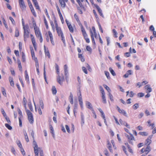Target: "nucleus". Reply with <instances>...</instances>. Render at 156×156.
<instances>
[{
  "instance_id": "864d4df0",
  "label": "nucleus",
  "mask_w": 156,
  "mask_h": 156,
  "mask_svg": "<svg viewBox=\"0 0 156 156\" xmlns=\"http://www.w3.org/2000/svg\"><path fill=\"white\" fill-rule=\"evenodd\" d=\"M112 31L114 37H117V32L116 30L115 29H113L112 30Z\"/></svg>"
},
{
  "instance_id": "774afa93",
  "label": "nucleus",
  "mask_w": 156,
  "mask_h": 156,
  "mask_svg": "<svg viewBox=\"0 0 156 156\" xmlns=\"http://www.w3.org/2000/svg\"><path fill=\"white\" fill-rule=\"evenodd\" d=\"M1 111L2 114H3V116L4 117L6 116H7L5 112V111L3 108H2L1 109Z\"/></svg>"
},
{
  "instance_id": "6ab92c4d",
  "label": "nucleus",
  "mask_w": 156,
  "mask_h": 156,
  "mask_svg": "<svg viewBox=\"0 0 156 156\" xmlns=\"http://www.w3.org/2000/svg\"><path fill=\"white\" fill-rule=\"evenodd\" d=\"M90 35H92L95 38H97V34L94 27H92L91 30H90Z\"/></svg>"
},
{
  "instance_id": "f257e3e1",
  "label": "nucleus",
  "mask_w": 156,
  "mask_h": 156,
  "mask_svg": "<svg viewBox=\"0 0 156 156\" xmlns=\"http://www.w3.org/2000/svg\"><path fill=\"white\" fill-rule=\"evenodd\" d=\"M22 24L23 30L24 41L26 42L29 37L30 29L28 24L25 25L23 20L22 19Z\"/></svg>"
},
{
  "instance_id": "f03ea898",
  "label": "nucleus",
  "mask_w": 156,
  "mask_h": 156,
  "mask_svg": "<svg viewBox=\"0 0 156 156\" xmlns=\"http://www.w3.org/2000/svg\"><path fill=\"white\" fill-rule=\"evenodd\" d=\"M54 22L55 25V27L57 34L59 37H61V40L64 44H65V37L64 36L63 31L61 28L58 26L56 18L54 20Z\"/></svg>"
},
{
  "instance_id": "79ce46f5",
  "label": "nucleus",
  "mask_w": 156,
  "mask_h": 156,
  "mask_svg": "<svg viewBox=\"0 0 156 156\" xmlns=\"http://www.w3.org/2000/svg\"><path fill=\"white\" fill-rule=\"evenodd\" d=\"M139 134L143 136H146L148 135V133L146 132H140Z\"/></svg>"
},
{
  "instance_id": "a18cd8bd",
  "label": "nucleus",
  "mask_w": 156,
  "mask_h": 156,
  "mask_svg": "<svg viewBox=\"0 0 156 156\" xmlns=\"http://www.w3.org/2000/svg\"><path fill=\"white\" fill-rule=\"evenodd\" d=\"M64 69L65 75H66L68 73V70H67L68 67H67V65L66 64L64 66Z\"/></svg>"
},
{
  "instance_id": "473e14b6",
  "label": "nucleus",
  "mask_w": 156,
  "mask_h": 156,
  "mask_svg": "<svg viewBox=\"0 0 156 156\" xmlns=\"http://www.w3.org/2000/svg\"><path fill=\"white\" fill-rule=\"evenodd\" d=\"M25 80L27 81L28 82L29 81V77L28 75V73L27 72V70H25Z\"/></svg>"
},
{
  "instance_id": "20e7f679",
  "label": "nucleus",
  "mask_w": 156,
  "mask_h": 156,
  "mask_svg": "<svg viewBox=\"0 0 156 156\" xmlns=\"http://www.w3.org/2000/svg\"><path fill=\"white\" fill-rule=\"evenodd\" d=\"M33 144L34 145V152L35 156H39V153L40 156H44L43 150L41 148L38 147L36 142L34 140L33 141Z\"/></svg>"
},
{
  "instance_id": "f8f14e48",
  "label": "nucleus",
  "mask_w": 156,
  "mask_h": 156,
  "mask_svg": "<svg viewBox=\"0 0 156 156\" xmlns=\"http://www.w3.org/2000/svg\"><path fill=\"white\" fill-rule=\"evenodd\" d=\"M65 81V79L63 75L61 76L58 75L57 77V82L61 85H63V82Z\"/></svg>"
},
{
  "instance_id": "7c9ffc66",
  "label": "nucleus",
  "mask_w": 156,
  "mask_h": 156,
  "mask_svg": "<svg viewBox=\"0 0 156 156\" xmlns=\"http://www.w3.org/2000/svg\"><path fill=\"white\" fill-rule=\"evenodd\" d=\"M21 56H22V61L24 62L26 61V58L25 54L24 52L22 51L21 52Z\"/></svg>"
},
{
  "instance_id": "2eb2a0df",
  "label": "nucleus",
  "mask_w": 156,
  "mask_h": 156,
  "mask_svg": "<svg viewBox=\"0 0 156 156\" xmlns=\"http://www.w3.org/2000/svg\"><path fill=\"white\" fill-rule=\"evenodd\" d=\"M66 22L70 32L71 33H73L74 32V29L70 22H69L67 20H66Z\"/></svg>"
},
{
  "instance_id": "e2e57ef3",
  "label": "nucleus",
  "mask_w": 156,
  "mask_h": 156,
  "mask_svg": "<svg viewBox=\"0 0 156 156\" xmlns=\"http://www.w3.org/2000/svg\"><path fill=\"white\" fill-rule=\"evenodd\" d=\"M2 93L3 95L4 96H6V93L5 90L4 88L3 87L2 88Z\"/></svg>"
},
{
  "instance_id": "680f3d73",
  "label": "nucleus",
  "mask_w": 156,
  "mask_h": 156,
  "mask_svg": "<svg viewBox=\"0 0 156 156\" xmlns=\"http://www.w3.org/2000/svg\"><path fill=\"white\" fill-rule=\"evenodd\" d=\"M91 38L93 44L94 46H96V44L94 39V37H93L92 35H91Z\"/></svg>"
},
{
  "instance_id": "cd10ccee",
  "label": "nucleus",
  "mask_w": 156,
  "mask_h": 156,
  "mask_svg": "<svg viewBox=\"0 0 156 156\" xmlns=\"http://www.w3.org/2000/svg\"><path fill=\"white\" fill-rule=\"evenodd\" d=\"M86 104L87 108L90 109L91 111H92V110H94L93 108L92 105L89 102L87 101Z\"/></svg>"
},
{
  "instance_id": "e433bc0d",
  "label": "nucleus",
  "mask_w": 156,
  "mask_h": 156,
  "mask_svg": "<svg viewBox=\"0 0 156 156\" xmlns=\"http://www.w3.org/2000/svg\"><path fill=\"white\" fill-rule=\"evenodd\" d=\"M30 9L31 12L33 14V16L35 17H36V16H37L36 14V12L35 11V10L34 9V8L33 6L30 7Z\"/></svg>"
},
{
  "instance_id": "de8ad7c7",
  "label": "nucleus",
  "mask_w": 156,
  "mask_h": 156,
  "mask_svg": "<svg viewBox=\"0 0 156 156\" xmlns=\"http://www.w3.org/2000/svg\"><path fill=\"white\" fill-rule=\"evenodd\" d=\"M52 91L53 94H55L57 93V90L55 86H53L52 88Z\"/></svg>"
},
{
  "instance_id": "58836bf2",
  "label": "nucleus",
  "mask_w": 156,
  "mask_h": 156,
  "mask_svg": "<svg viewBox=\"0 0 156 156\" xmlns=\"http://www.w3.org/2000/svg\"><path fill=\"white\" fill-rule=\"evenodd\" d=\"M55 69L56 70V73L58 75H59L60 72L59 68L58 65L57 64H55Z\"/></svg>"
},
{
  "instance_id": "338daca9",
  "label": "nucleus",
  "mask_w": 156,
  "mask_h": 156,
  "mask_svg": "<svg viewBox=\"0 0 156 156\" xmlns=\"http://www.w3.org/2000/svg\"><path fill=\"white\" fill-rule=\"evenodd\" d=\"M50 23L51 25V27L52 30H54L55 29V27L54 25L53 22L52 21H51L50 22Z\"/></svg>"
},
{
  "instance_id": "6e6552de",
  "label": "nucleus",
  "mask_w": 156,
  "mask_h": 156,
  "mask_svg": "<svg viewBox=\"0 0 156 156\" xmlns=\"http://www.w3.org/2000/svg\"><path fill=\"white\" fill-rule=\"evenodd\" d=\"M151 146H147L146 148H143L140 150V152L141 154H144L147 155L151 151Z\"/></svg>"
},
{
  "instance_id": "2f4dec72",
  "label": "nucleus",
  "mask_w": 156,
  "mask_h": 156,
  "mask_svg": "<svg viewBox=\"0 0 156 156\" xmlns=\"http://www.w3.org/2000/svg\"><path fill=\"white\" fill-rule=\"evenodd\" d=\"M43 18H44V23L46 29L47 30H48L49 29V26L48 25V22L46 20L45 17L44 16H43Z\"/></svg>"
},
{
  "instance_id": "ddd939ff",
  "label": "nucleus",
  "mask_w": 156,
  "mask_h": 156,
  "mask_svg": "<svg viewBox=\"0 0 156 156\" xmlns=\"http://www.w3.org/2000/svg\"><path fill=\"white\" fill-rule=\"evenodd\" d=\"M30 35L31 37V42L34 47V49L35 51H37V44L36 42L35 37L32 34H30Z\"/></svg>"
},
{
  "instance_id": "72a5a7b5",
  "label": "nucleus",
  "mask_w": 156,
  "mask_h": 156,
  "mask_svg": "<svg viewBox=\"0 0 156 156\" xmlns=\"http://www.w3.org/2000/svg\"><path fill=\"white\" fill-rule=\"evenodd\" d=\"M17 63L18 64V68L20 71H22V68L21 65V62L19 59H17Z\"/></svg>"
},
{
  "instance_id": "4d7b16f0",
  "label": "nucleus",
  "mask_w": 156,
  "mask_h": 156,
  "mask_svg": "<svg viewBox=\"0 0 156 156\" xmlns=\"http://www.w3.org/2000/svg\"><path fill=\"white\" fill-rule=\"evenodd\" d=\"M103 86L108 91L109 93H110L111 90L110 89V88L106 85L104 84L103 85Z\"/></svg>"
},
{
  "instance_id": "13d9d810",
  "label": "nucleus",
  "mask_w": 156,
  "mask_h": 156,
  "mask_svg": "<svg viewBox=\"0 0 156 156\" xmlns=\"http://www.w3.org/2000/svg\"><path fill=\"white\" fill-rule=\"evenodd\" d=\"M82 70L85 74H87L88 73L87 70L85 67L83 66L82 67Z\"/></svg>"
},
{
  "instance_id": "4c0bfd02",
  "label": "nucleus",
  "mask_w": 156,
  "mask_h": 156,
  "mask_svg": "<svg viewBox=\"0 0 156 156\" xmlns=\"http://www.w3.org/2000/svg\"><path fill=\"white\" fill-rule=\"evenodd\" d=\"M131 74V70H129L123 76L125 78H127L129 76V75H130Z\"/></svg>"
},
{
  "instance_id": "39448f33",
  "label": "nucleus",
  "mask_w": 156,
  "mask_h": 156,
  "mask_svg": "<svg viewBox=\"0 0 156 156\" xmlns=\"http://www.w3.org/2000/svg\"><path fill=\"white\" fill-rule=\"evenodd\" d=\"M36 37L39 39L40 42L42 43L43 41V38L42 33L39 27L34 29Z\"/></svg>"
},
{
  "instance_id": "0e129e2a",
  "label": "nucleus",
  "mask_w": 156,
  "mask_h": 156,
  "mask_svg": "<svg viewBox=\"0 0 156 156\" xmlns=\"http://www.w3.org/2000/svg\"><path fill=\"white\" fill-rule=\"evenodd\" d=\"M133 108L135 109H136L139 107V105L137 103L135 104L133 106Z\"/></svg>"
},
{
  "instance_id": "c756f323",
  "label": "nucleus",
  "mask_w": 156,
  "mask_h": 156,
  "mask_svg": "<svg viewBox=\"0 0 156 156\" xmlns=\"http://www.w3.org/2000/svg\"><path fill=\"white\" fill-rule=\"evenodd\" d=\"M119 122L121 125H124L126 126L128 128H129V125L126 122L123 121L122 119H120L119 120Z\"/></svg>"
},
{
  "instance_id": "bf43d9fd",
  "label": "nucleus",
  "mask_w": 156,
  "mask_h": 156,
  "mask_svg": "<svg viewBox=\"0 0 156 156\" xmlns=\"http://www.w3.org/2000/svg\"><path fill=\"white\" fill-rule=\"evenodd\" d=\"M24 136H25V140L27 142H28L29 141V140L28 137V136L27 135V133L26 132H25L24 133Z\"/></svg>"
},
{
  "instance_id": "37998d69",
  "label": "nucleus",
  "mask_w": 156,
  "mask_h": 156,
  "mask_svg": "<svg viewBox=\"0 0 156 156\" xmlns=\"http://www.w3.org/2000/svg\"><path fill=\"white\" fill-rule=\"evenodd\" d=\"M78 57L80 59L82 62H83L85 61V59L82 54H79Z\"/></svg>"
},
{
  "instance_id": "8fccbe9b",
  "label": "nucleus",
  "mask_w": 156,
  "mask_h": 156,
  "mask_svg": "<svg viewBox=\"0 0 156 156\" xmlns=\"http://www.w3.org/2000/svg\"><path fill=\"white\" fill-rule=\"evenodd\" d=\"M109 70L112 75L114 76L116 75L115 72L112 68L110 67L109 69Z\"/></svg>"
},
{
  "instance_id": "4468645a",
  "label": "nucleus",
  "mask_w": 156,
  "mask_h": 156,
  "mask_svg": "<svg viewBox=\"0 0 156 156\" xmlns=\"http://www.w3.org/2000/svg\"><path fill=\"white\" fill-rule=\"evenodd\" d=\"M152 135H151L147 137V138L144 144L147 146H150V144L152 142L151 139L152 138Z\"/></svg>"
},
{
  "instance_id": "3c124183",
  "label": "nucleus",
  "mask_w": 156,
  "mask_h": 156,
  "mask_svg": "<svg viewBox=\"0 0 156 156\" xmlns=\"http://www.w3.org/2000/svg\"><path fill=\"white\" fill-rule=\"evenodd\" d=\"M19 35V32L17 29H16L15 31V36L16 37H18Z\"/></svg>"
},
{
  "instance_id": "7ed1b4c3",
  "label": "nucleus",
  "mask_w": 156,
  "mask_h": 156,
  "mask_svg": "<svg viewBox=\"0 0 156 156\" xmlns=\"http://www.w3.org/2000/svg\"><path fill=\"white\" fill-rule=\"evenodd\" d=\"M44 35L47 42L48 43L50 42L53 46H54L55 42L52 32L50 30L48 31L45 33Z\"/></svg>"
},
{
  "instance_id": "aec40b11",
  "label": "nucleus",
  "mask_w": 156,
  "mask_h": 156,
  "mask_svg": "<svg viewBox=\"0 0 156 156\" xmlns=\"http://www.w3.org/2000/svg\"><path fill=\"white\" fill-rule=\"evenodd\" d=\"M56 9L57 10L58 14L59 16L60 19L61 20V22H62V24H63L64 23V19H63V18L62 16L61 12H60L59 7H58V6L57 5L56 6Z\"/></svg>"
},
{
  "instance_id": "9d476101",
  "label": "nucleus",
  "mask_w": 156,
  "mask_h": 156,
  "mask_svg": "<svg viewBox=\"0 0 156 156\" xmlns=\"http://www.w3.org/2000/svg\"><path fill=\"white\" fill-rule=\"evenodd\" d=\"M101 92V97L102 99L103 102L104 104L106 103V100L105 98V94L103 87L101 86L99 87Z\"/></svg>"
},
{
  "instance_id": "052dcab7",
  "label": "nucleus",
  "mask_w": 156,
  "mask_h": 156,
  "mask_svg": "<svg viewBox=\"0 0 156 156\" xmlns=\"http://www.w3.org/2000/svg\"><path fill=\"white\" fill-rule=\"evenodd\" d=\"M107 147L108 148V149L110 150V151L111 152H112V150L111 149V145L110 144V143L108 142V144H107Z\"/></svg>"
},
{
  "instance_id": "423d86ee",
  "label": "nucleus",
  "mask_w": 156,
  "mask_h": 156,
  "mask_svg": "<svg viewBox=\"0 0 156 156\" xmlns=\"http://www.w3.org/2000/svg\"><path fill=\"white\" fill-rule=\"evenodd\" d=\"M26 112L28 120L31 124H33L34 122V118L32 113L28 109H26Z\"/></svg>"
},
{
  "instance_id": "c85d7f7f",
  "label": "nucleus",
  "mask_w": 156,
  "mask_h": 156,
  "mask_svg": "<svg viewBox=\"0 0 156 156\" xmlns=\"http://www.w3.org/2000/svg\"><path fill=\"white\" fill-rule=\"evenodd\" d=\"M125 144L126 145V146L127 147V148L128 149L130 153H131V154H133V150L132 149L131 147H130L129 145L128 144V143L127 142L125 143Z\"/></svg>"
},
{
  "instance_id": "0eeeda50",
  "label": "nucleus",
  "mask_w": 156,
  "mask_h": 156,
  "mask_svg": "<svg viewBox=\"0 0 156 156\" xmlns=\"http://www.w3.org/2000/svg\"><path fill=\"white\" fill-rule=\"evenodd\" d=\"M126 136L129 143L130 144L133 145L134 142L135 141V139L133 134L130 133L129 135L128 134L126 135Z\"/></svg>"
},
{
  "instance_id": "1a4fd4ad",
  "label": "nucleus",
  "mask_w": 156,
  "mask_h": 156,
  "mask_svg": "<svg viewBox=\"0 0 156 156\" xmlns=\"http://www.w3.org/2000/svg\"><path fill=\"white\" fill-rule=\"evenodd\" d=\"M81 30L82 35L86 42L87 43H89L90 42V39L88 38V35L87 34L84 28L82 29Z\"/></svg>"
},
{
  "instance_id": "09e8293b",
  "label": "nucleus",
  "mask_w": 156,
  "mask_h": 156,
  "mask_svg": "<svg viewBox=\"0 0 156 156\" xmlns=\"http://www.w3.org/2000/svg\"><path fill=\"white\" fill-rule=\"evenodd\" d=\"M27 102V101L26 98L25 97H24L23 99V103L24 105L25 108H26V104Z\"/></svg>"
},
{
  "instance_id": "69168bd1",
  "label": "nucleus",
  "mask_w": 156,
  "mask_h": 156,
  "mask_svg": "<svg viewBox=\"0 0 156 156\" xmlns=\"http://www.w3.org/2000/svg\"><path fill=\"white\" fill-rule=\"evenodd\" d=\"M9 19L11 21L12 23L13 24L15 25V22L14 20L13 19V18L12 17H11V16L9 17Z\"/></svg>"
},
{
  "instance_id": "bb28decb",
  "label": "nucleus",
  "mask_w": 156,
  "mask_h": 156,
  "mask_svg": "<svg viewBox=\"0 0 156 156\" xmlns=\"http://www.w3.org/2000/svg\"><path fill=\"white\" fill-rule=\"evenodd\" d=\"M44 50L45 52V55L46 56H48V58H50V53L49 52V51L48 49H47V50H46V46L45 45H44Z\"/></svg>"
},
{
  "instance_id": "dca6fc26",
  "label": "nucleus",
  "mask_w": 156,
  "mask_h": 156,
  "mask_svg": "<svg viewBox=\"0 0 156 156\" xmlns=\"http://www.w3.org/2000/svg\"><path fill=\"white\" fill-rule=\"evenodd\" d=\"M30 51L32 59L35 62V64L36 65L38 64V61L37 58L35 56L34 52V49L32 48L30 49Z\"/></svg>"
},
{
  "instance_id": "9b49d317",
  "label": "nucleus",
  "mask_w": 156,
  "mask_h": 156,
  "mask_svg": "<svg viewBox=\"0 0 156 156\" xmlns=\"http://www.w3.org/2000/svg\"><path fill=\"white\" fill-rule=\"evenodd\" d=\"M19 6L22 11H24L26 9V6L23 0H18Z\"/></svg>"
},
{
  "instance_id": "f704fd0d",
  "label": "nucleus",
  "mask_w": 156,
  "mask_h": 156,
  "mask_svg": "<svg viewBox=\"0 0 156 156\" xmlns=\"http://www.w3.org/2000/svg\"><path fill=\"white\" fill-rule=\"evenodd\" d=\"M9 80L10 82V85L12 87H14V82L13 80V78L11 76H9Z\"/></svg>"
},
{
  "instance_id": "ea45409f",
  "label": "nucleus",
  "mask_w": 156,
  "mask_h": 156,
  "mask_svg": "<svg viewBox=\"0 0 156 156\" xmlns=\"http://www.w3.org/2000/svg\"><path fill=\"white\" fill-rule=\"evenodd\" d=\"M83 0H76L77 2L78 3L79 5L81 8H84L81 2H83Z\"/></svg>"
},
{
  "instance_id": "4be33fe9",
  "label": "nucleus",
  "mask_w": 156,
  "mask_h": 156,
  "mask_svg": "<svg viewBox=\"0 0 156 156\" xmlns=\"http://www.w3.org/2000/svg\"><path fill=\"white\" fill-rule=\"evenodd\" d=\"M61 7L65 8L66 6V2H67L68 0H59Z\"/></svg>"
},
{
  "instance_id": "c9c22d12",
  "label": "nucleus",
  "mask_w": 156,
  "mask_h": 156,
  "mask_svg": "<svg viewBox=\"0 0 156 156\" xmlns=\"http://www.w3.org/2000/svg\"><path fill=\"white\" fill-rule=\"evenodd\" d=\"M32 20L34 29L39 27H38L37 26V25L36 24V22L34 18H32Z\"/></svg>"
},
{
  "instance_id": "b1692460",
  "label": "nucleus",
  "mask_w": 156,
  "mask_h": 156,
  "mask_svg": "<svg viewBox=\"0 0 156 156\" xmlns=\"http://www.w3.org/2000/svg\"><path fill=\"white\" fill-rule=\"evenodd\" d=\"M36 9L40 10V8L38 5L37 0H32Z\"/></svg>"
},
{
  "instance_id": "a19ab883",
  "label": "nucleus",
  "mask_w": 156,
  "mask_h": 156,
  "mask_svg": "<svg viewBox=\"0 0 156 156\" xmlns=\"http://www.w3.org/2000/svg\"><path fill=\"white\" fill-rule=\"evenodd\" d=\"M98 110L100 112L101 114V115L102 118L103 119H105V115L103 111L100 108H98Z\"/></svg>"
},
{
  "instance_id": "6e6d98bb",
  "label": "nucleus",
  "mask_w": 156,
  "mask_h": 156,
  "mask_svg": "<svg viewBox=\"0 0 156 156\" xmlns=\"http://www.w3.org/2000/svg\"><path fill=\"white\" fill-rule=\"evenodd\" d=\"M105 73L107 78L108 79H110V77L109 73L108 71H105Z\"/></svg>"
},
{
  "instance_id": "f3484780",
  "label": "nucleus",
  "mask_w": 156,
  "mask_h": 156,
  "mask_svg": "<svg viewBox=\"0 0 156 156\" xmlns=\"http://www.w3.org/2000/svg\"><path fill=\"white\" fill-rule=\"evenodd\" d=\"M18 113L19 115V126L20 127H21L22 126V119L23 118V115L22 112L20 110H19L18 111Z\"/></svg>"
},
{
  "instance_id": "a878e982",
  "label": "nucleus",
  "mask_w": 156,
  "mask_h": 156,
  "mask_svg": "<svg viewBox=\"0 0 156 156\" xmlns=\"http://www.w3.org/2000/svg\"><path fill=\"white\" fill-rule=\"evenodd\" d=\"M144 88L146 90V92L147 93L151 92L152 91V89L150 87V85L148 84L144 87Z\"/></svg>"
},
{
  "instance_id": "412c9836",
  "label": "nucleus",
  "mask_w": 156,
  "mask_h": 156,
  "mask_svg": "<svg viewBox=\"0 0 156 156\" xmlns=\"http://www.w3.org/2000/svg\"><path fill=\"white\" fill-rule=\"evenodd\" d=\"M40 106L39 107H37V110L39 114L41 115L42 114V112L41 109V108L42 109L44 108V105L42 101H40Z\"/></svg>"
},
{
  "instance_id": "5fc2aeb1",
  "label": "nucleus",
  "mask_w": 156,
  "mask_h": 156,
  "mask_svg": "<svg viewBox=\"0 0 156 156\" xmlns=\"http://www.w3.org/2000/svg\"><path fill=\"white\" fill-rule=\"evenodd\" d=\"M5 126L9 130H11L12 129V127L8 124L5 123Z\"/></svg>"
},
{
  "instance_id": "603ef678",
  "label": "nucleus",
  "mask_w": 156,
  "mask_h": 156,
  "mask_svg": "<svg viewBox=\"0 0 156 156\" xmlns=\"http://www.w3.org/2000/svg\"><path fill=\"white\" fill-rule=\"evenodd\" d=\"M16 143L20 149L23 148L22 145L19 140L17 141H16Z\"/></svg>"
},
{
  "instance_id": "393cba45",
  "label": "nucleus",
  "mask_w": 156,
  "mask_h": 156,
  "mask_svg": "<svg viewBox=\"0 0 156 156\" xmlns=\"http://www.w3.org/2000/svg\"><path fill=\"white\" fill-rule=\"evenodd\" d=\"M118 110L119 112L121 115H122L125 116H127L126 112L123 109H120L118 107Z\"/></svg>"
},
{
  "instance_id": "a211bd4d",
  "label": "nucleus",
  "mask_w": 156,
  "mask_h": 156,
  "mask_svg": "<svg viewBox=\"0 0 156 156\" xmlns=\"http://www.w3.org/2000/svg\"><path fill=\"white\" fill-rule=\"evenodd\" d=\"M74 16L76 21H77L78 23V24L79 26L80 27L81 30L84 28V27H83L82 24L81 23L78 16L76 14H75L74 15Z\"/></svg>"
},
{
  "instance_id": "5701e85b",
  "label": "nucleus",
  "mask_w": 156,
  "mask_h": 156,
  "mask_svg": "<svg viewBox=\"0 0 156 156\" xmlns=\"http://www.w3.org/2000/svg\"><path fill=\"white\" fill-rule=\"evenodd\" d=\"M94 6L97 9L99 15L102 17H104V16L102 12V10L97 5H95Z\"/></svg>"
},
{
  "instance_id": "c03bdc74",
  "label": "nucleus",
  "mask_w": 156,
  "mask_h": 156,
  "mask_svg": "<svg viewBox=\"0 0 156 156\" xmlns=\"http://www.w3.org/2000/svg\"><path fill=\"white\" fill-rule=\"evenodd\" d=\"M79 92L80 94H79V95L78 97V98L79 102H80L83 101H82V95H81V92L80 90H79Z\"/></svg>"
},
{
  "instance_id": "49530a36",
  "label": "nucleus",
  "mask_w": 156,
  "mask_h": 156,
  "mask_svg": "<svg viewBox=\"0 0 156 156\" xmlns=\"http://www.w3.org/2000/svg\"><path fill=\"white\" fill-rule=\"evenodd\" d=\"M86 49L87 50L89 51L90 54H91L92 51V49L88 45L86 47Z\"/></svg>"
}]
</instances>
